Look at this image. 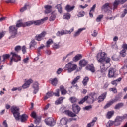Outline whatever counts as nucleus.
Masks as SVG:
<instances>
[{
	"instance_id": "69168bd1",
	"label": "nucleus",
	"mask_w": 127,
	"mask_h": 127,
	"mask_svg": "<svg viewBox=\"0 0 127 127\" xmlns=\"http://www.w3.org/2000/svg\"><path fill=\"white\" fill-rule=\"evenodd\" d=\"M84 110H86V111H89L90 109H92V106L89 105L86 106L85 107L83 108Z\"/></svg>"
},
{
	"instance_id": "a18cd8bd",
	"label": "nucleus",
	"mask_w": 127,
	"mask_h": 127,
	"mask_svg": "<svg viewBox=\"0 0 127 127\" xmlns=\"http://www.w3.org/2000/svg\"><path fill=\"white\" fill-rule=\"evenodd\" d=\"M3 61H5L7 59H8L10 57V55L8 54L3 55Z\"/></svg>"
},
{
	"instance_id": "79ce46f5",
	"label": "nucleus",
	"mask_w": 127,
	"mask_h": 127,
	"mask_svg": "<svg viewBox=\"0 0 127 127\" xmlns=\"http://www.w3.org/2000/svg\"><path fill=\"white\" fill-rule=\"evenodd\" d=\"M52 43H53V40L52 39H49L46 42V47H50V44H52Z\"/></svg>"
},
{
	"instance_id": "3c124183",
	"label": "nucleus",
	"mask_w": 127,
	"mask_h": 127,
	"mask_svg": "<svg viewBox=\"0 0 127 127\" xmlns=\"http://www.w3.org/2000/svg\"><path fill=\"white\" fill-rule=\"evenodd\" d=\"M40 122H41V118L37 117L35 118V123H36V125H38Z\"/></svg>"
},
{
	"instance_id": "e433bc0d",
	"label": "nucleus",
	"mask_w": 127,
	"mask_h": 127,
	"mask_svg": "<svg viewBox=\"0 0 127 127\" xmlns=\"http://www.w3.org/2000/svg\"><path fill=\"white\" fill-rule=\"evenodd\" d=\"M53 96V92L52 91H50L48 92L46 94V96H45L44 99L45 100H47L49 98H50V97H52Z\"/></svg>"
},
{
	"instance_id": "f3484780",
	"label": "nucleus",
	"mask_w": 127,
	"mask_h": 127,
	"mask_svg": "<svg viewBox=\"0 0 127 127\" xmlns=\"http://www.w3.org/2000/svg\"><path fill=\"white\" fill-rule=\"evenodd\" d=\"M44 8L45 9V13H46V14L50 13V12L52 11V6L51 5H45L44 6Z\"/></svg>"
},
{
	"instance_id": "f03ea898",
	"label": "nucleus",
	"mask_w": 127,
	"mask_h": 127,
	"mask_svg": "<svg viewBox=\"0 0 127 127\" xmlns=\"http://www.w3.org/2000/svg\"><path fill=\"white\" fill-rule=\"evenodd\" d=\"M11 55H12V57L10 61V63L8 64L9 66H11V65H12L13 62H18L19 61H21V57L16 54V53L12 52H11Z\"/></svg>"
},
{
	"instance_id": "864d4df0",
	"label": "nucleus",
	"mask_w": 127,
	"mask_h": 127,
	"mask_svg": "<svg viewBox=\"0 0 127 127\" xmlns=\"http://www.w3.org/2000/svg\"><path fill=\"white\" fill-rule=\"evenodd\" d=\"M70 100L72 104H74V103H77V99L76 97H72L70 98Z\"/></svg>"
},
{
	"instance_id": "473e14b6",
	"label": "nucleus",
	"mask_w": 127,
	"mask_h": 127,
	"mask_svg": "<svg viewBox=\"0 0 127 127\" xmlns=\"http://www.w3.org/2000/svg\"><path fill=\"white\" fill-rule=\"evenodd\" d=\"M49 81L50 82H51V83L52 84V85H53V86H56L58 82L57 78H51L50 79Z\"/></svg>"
},
{
	"instance_id": "dca6fc26",
	"label": "nucleus",
	"mask_w": 127,
	"mask_h": 127,
	"mask_svg": "<svg viewBox=\"0 0 127 127\" xmlns=\"http://www.w3.org/2000/svg\"><path fill=\"white\" fill-rule=\"evenodd\" d=\"M122 47L123 49L120 52V55L122 57H125L126 56V49L127 50V44H124L123 45Z\"/></svg>"
},
{
	"instance_id": "b1692460",
	"label": "nucleus",
	"mask_w": 127,
	"mask_h": 127,
	"mask_svg": "<svg viewBox=\"0 0 127 127\" xmlns=\"http://www.w3.org/2000/svg\"><path fill=\"white\" fill-rule=\"evenodd\" d=\"M64 113L65 115H67V116H69V117H76V116H77L76 114H74L70 110H65L64 111Z\"/></svg>"
},
{
	"instance_id": "39448f33",
	"label": "nucleus",
	"mask_w": 127,
	"mask_h": 127,
	"mask_svg": "<svg viewBox=\"0 0 127 127\" xmlns=\"http://www.w3.org/2000/svg\"><path fill=\"white\" fill-rule=\"evenodd\" d=\"M106 56V54L104 52H99L96 56L97 61L100 63L102 62H105V57Z\"/></svg>"
},
{
	"instance_id": "ea45409f",
	"label": "nucleus",
	"mask_w": 127,
	"mask_h": 127,
	"mask_svg": "<svg viewBox=\"0 0 127 127\" xmlns=\"http://www.w3.org/2000/svg\"><path fill=\"white\" fill-rule=\"evenodd\" d=\"M88 98L89 97L88 96H85L81 100H80V101L78 102V104L79 105H82V104H84V103H85V102H86V101L88 100Z\"/></svg>"
},
{
	"instance_id": "ddd939ff",
	"label": "nucleus",
	"mask_w": 127,
	"mask_h": 127,
	"mask_svg": "<svg viewBox=\"0 0 127 127\" xmlns=\"http://www.w3.org/2000/svg\"><path fill=\"white\" fill-rule=\"evenodd\" d=\"M72 110L75 114H79L80 111H81V108L78 105L74 104L72 105Z\"/></svg>"
},
{
	"instance_id": "603ef678",
	"label": "nucleus",
	"mask_w": 127,
	"mask_h": 127,
	"mask_svg": "<svg viewBox=\"0 0 127 127\" xmlns=\"http://www.w3.org/2000/svg\"><path fill=\"white\" fill-rule=\"evenodd\" d=\"M104 17V15H99L96 18L97 22H100L102 20V18Z\"/></svg>"
},
{
	"instance_id": "c03bdc74",
	"label": "nucleus",
	"mask_w": 127,
	"mask_h": 127,
	"mask_svg": "<svg viewBox=\"0 0 127 127\" xmlns=\"http://www.w3.org/2000/svg\"><path fill=\"white\" fill-rule=\"evenodd\" d=\"M56 8H57L58 12L60 13H62V6H61V4H58L56 6Z\"/></svg>"
},
{
	"instance_id": "09e8293b",
	"label": "nucleus",
	"mask_w": 127,
	"mask_h": 127,
	"mask_svg": "<svg viewBox=\"0 0 127 127\" xmlns=\"http://www.w3.org/2000/svg\"><path fill=\"white\" fill-rule=\"evenodd\" d=\"M52 47L53 49H59V48H60V45H59V43L58 44L54 43Z\"/></svg>"
},
{
	"instance_id": "423d86ee",
	"label": "nucleus",
	"mask_w": 127,
	"mask_h": 127,
	"mask_svg": "<svg viewBox=\"0 0 127 127\" xmlns=\"http://www.w3.org/2000/svg\"><path fill=\"white\" fill-rule=\"evenodd\" d=\"M125 117L124 116H117L115 121H114V126L115 127H118L122 124V122L124 120Z\"/></svg>"
},
{
	"instance_id": "4be33fe9",
	"label": "nucleus",
	"mask_w": 127,
	"mask_h": 127,
	"mask_svg": "<svg viewBox=\"0 0 127 127\" xmlns=\"http://www.w3.org/2000/svg\"><path fill=\"white\" fill-rule=\"evenodd\" d=\"M21 122L22 123H24V122H26L27 121V119H28V116L25 114H23L21 116H20Z\"/></svg>"
},
{
	"instance_id": "1a4fd4ad",
	"label": "nucleus",
	"mask_w": 127,
	"mask_h": 127,
	"mask_svg": "<svg viewBox=\"0 0 127 127\" xmlns=\"http://www.w3.org/2000/svg\"><path fill=\"white\" fill-rule=\"evenodd\" d=\"M45 35H46V32L43 31L41 34L36 35L35 36V39L37 40V41H41V40H43V39H44Z\"/></svg>"
},
{
	"instance_id": "aec40b11",
	"label": "nucleus",
	"mask_w": 127,
	"mask_h": 127,
	"mask_svg": "<svg viewBox=\"0 0 127 127\" xmlns=\"http://www.w3.org/2000/svg\"><path fill=\"white\" fill-rule=\"evenodd\" d=\"M97 120H98V118L97 117L93 118L92 122L87 125L86 127H93L96 122H97Z\"/></svg>"
},
{
	"instance_id": "a211bd4d",
	"label": "nucleus",
	"mask_w": 127,
	"mask_h": 127,
	"mask_svg": "<svg viewBox=\"0 0 127 127\" xmlns=\"http://www.w3.org/2000/svg\"><path fill=\"white\" fill-rule=\"evenodd\" d=\"M86 70H88V71H91L92 73H95V67H94V65L91 64V65H88L86 67Z\"/></svg>"
},
{
	"instance_id": "5701e85b",
	"label": "nucleus",
	"mask_w": 127,
	"mask_h": 127,
	"mask_svg": "<svg viewBox=\"0 0 127 127\" xmlns=\"http://www.w3.org/2000/svg\"><path fill=\"white\" fill-rule=\"evenodd\" d=\"M106 96H107L106 93H104L102 94H101V96H100L98 97V102L101 103V102H103V101H104V100H105V99L106 98Z\"/></svg>"
},
{
	"instance_id": "72a5a7b5",
	"label": "nucleus",
	"mask_w": 127,
	"mask_h": 127,
	"mask_svg": "<svg viewBox=\"0 0 127 127\" xmlns=\"http://www.w3.org/2000/svg\"><path fill=\"white\" fill-rule=\"evenodd\" d=\"M60 89L61 90V93L62 95H66L67 94V90L65 89H64V86L61 85L60 86Z\"/></svg>"
},
{
	"instance_id": "0eeeda50",
	"label": "nucleus",
	"mask_w": 127,
	"mask_h": 127,
	"mask_svg": "<svg viewBox=\"0 0 127 127\" xmlns=\"http://www.w3.org/2000/svg\"><path fill=\"white\" fill-rule=\"evenodd\" d=\"M18 28L15 26H10L9 27V32L12 34L11 37L13 38L17 34Z\"/></svg>"
},
{
	"instance_id": "bf43d9fd",
	"label": "nucleus",
	"mask_w": 127,
	"mask_h": 127,
	"mask_svg": "<svg viewBox=\"0 0 127 127\" xmlns=\"http://www.w3.org/2000/svg\"><path fill=\"white\" fill-rule=\"evenodd\" d=\"M21 50H22L23 54H25V53H26L27 52L26 47L25 46H23L21 48Z\"/></svg>"
},
{
	"instance_id": "052dcab7",
	"label": "nucleus",
	"mask_w": 127,
	"mask_h": 127,
	"mask_svg": "<svg viewBox=\"0 0 127 127\" xmlns=\"http://www.w3.org/2000/svg\"><path fill=\"white\" fill-rule=\"evenodd\" d=\"M32 83H33V80H32V79H29V80L26 81V83L28 84L29 86H30Z\"/></svg>"
},
{
	"instance_id": "393cba45",
	"label": "nucleus",
	"mask_w": 127,
	"mask_h": 127,
	"mask_svg": "<svg viewBox=\"0 0 127 127\" xmlns=\"http://www.w3.org/2000/svg\"><path fill=\"white\" fill-rule=\"evenodd\" d=\"M68 122V119L66 117H64L62 118V119L60 120V125H67V123Z\"/></svg>"
},
{
	"instance_id": "680f3d73",
	"label": "nucleus",
	"mask_w": 127,
	"mask_h": 127,
	"mask_svg": "<svg viewBox=\"0 0 127 127\" xmlns=\"http://www.w3.org/2000/svg\"><path fill=\"white\" fill-rule=\"evenodd\" d=\"M85 13V12L84 11H80L78 13V14L77 15L78 17H83L84 16V14Z\"/></svg>"
},
{
	"instance_id": "412c9836",
	"label": "nucleus",
	"mask_w": 127,
	"mask_h": 127,
	"mask_svg": "<svg viewBox=\"0 0 127 127\" xmlns=\"http://www.w3.org/2000/svg\"><path fill=\"white\" fill-rule=\"evenodd\" d=\"M86 28H81L79 29L74 34L73 36L74 37H77V36H79L80 34H81V32L83 31V30H85Z\"/></svg>"
},
{
	"instance_id": "0e129e2a",
	"label": "nucleus",
	"mask_w": 127,
	"mask_h": 127,
	"mask_svg": "<svg viewBox=\"0 0 127 127\" xmlns=\"http://www.w3.org/2000/svg\"><path fill=\"white\" fill-rule=\"evenodd\" d=\"M17 90H18V91H21V87H13L11 91H12L13 92L14 91H17Z\"/></svg>"
},
{
	"instance_id": "774afa93",
	"label": "nucleus",
	"mask_w": 127,
	"mask_h": 127,
	"mask_svg": "<svg viewBox=\"0 0 127 127\" xmlns=\"http://www.w3.org/2000/svg\"><path fill=\"white\" fill-rule=\"evenodd\" d=\"M3 125L4 127H8V125H7V122H6V120H4L3 121Z\"/></svg>"
},
{
	"instance_id": "cd10ccee",
	"label": "nucleus",
	"mask_w": 127,
	"mask_h": 127,
	"mask_svg": "<svg viewBox=\"0 0 127 127\" xmlns=\"http://www.w3.org/2000/svg\"><path fill=\"white\" fill-rule=\"evenodd\" d=\"M121 81H122V78L119 77L118 79L111 81V83L112 84V85H113L114 86H115V87H117L118 85V82H121Z\"/></svg>"
},
{
	"instance_id": "c9c22d12",
	"label": "nucleus",
	"mask_w": 127,
	"mask_h": 127,
	"mask_svg": "<svg viewBox=\"0 0 127 127\" xmlns=\"http://www.w3.org/2000/svg\"><path fill=\"white\" fill-rule=\"evenodd\" d=\"M89 78L88 76H85L82 81V84L83 86H87V84H88V82H89Z\"/></svg>"
},
{
	"instance_id": "4d7b16f0",
	"label": "nucleus",
	"mask_w": 127,
	"mask_h": 127,
	"mask_svg": "<svg viewBox=\"0 0 127 127\" xmlns=\"http://www.w3.org/2000/svg\"><path fill=\"white\" fill-rule=\"evenodd\" d=\"M31 116L32 118H33L34 119H36L37 118V115H36V112H32L31 114Z\"/></svg>"
},
{
	"instance_id": "2f4dec72",
	"label": "nucleus",
	"mask_w": 127,
	"mask_h": 127,
	"mask_svg": "<svg viewBox=\"0 0 127 127\" xmlns=\"http://www.w3.org/2000/svg\"><path fill=\"white\" fill-rule=\"evenodd\" d=\"M114 114H115V111H108L106 115V118L107 119H111L114 116Z\"/></svg>"
},
{
	"instance_id": "4c0bfd02",
	"label": "nucleus",
	"mask_w": 127,
	"mask_h": 127,
	"mask_svg": "<svg viewBox=\"0 0 127 127\" xmlns=\"http://www.w3.org/2000/svg\"><path fill=\"white\" fill-rule=\"evenodd\" d=\"M37 43L35 42V40L32 39L30 43V48L32 47H35V45H36Z\"/></svg>"
},
{
	"instance_id": "9d476101",
	"label": "nucleus",
	"mask_w": 127,
	"mask_h": 127,
	"mask_svg": "<svg viewBox=\"0 0 127 127\" xmlns=\"http://www.w3.org/2000/svg\"><path fill=\"white\" fill-rule=\"evenodd\" d=\"M117 70L114 68H110L108 70V78H114L116 76V72Z\"/></svg>"
},
{
	"instance_id": "37998d69",
	"label": "nucleus",
	"mask_w": 127,
	"mask_h": 127,
	"mask_svg": "<svg viewBox=\"0 0 127 127\" xmlns=\"http://www.w3.org/2000/svg\"><path fill=\"white\" fill-rule=\"evenodd\" d=\"M80 80V76H77L76 78L74 79V80L71 82V85H75L78 81Z\"/></svg>"
},
{
	"instance_id": "a19ab883",
	"label": "nucleus",
	"mask_w": 127,
	"mask_h": 127,
	"mask_svg": "<svg viewBox=\"0 0 127 127\" xmlns=\"http://www.w3.org/2000/svg\"><path fill=\"white\" fill-rule=\"evenodd\" d=\"M64 19H70L71 18V14L69 13H67L64 14L63 16Z\"/></svg>"
},
{
	"instance_id": "6ab92c4d",
	"label": "nucleus",
	"mask_w": 127,
	"mask_h": 127,
	"mask_svg": "<svg viewBox=\"0 0 127 127\" xmlns=\"http://www.w3.org/2000/svg\"><path fill=\"white\" fill-rule=\"evenodd\" d=\"M88 64V61L83 59L79 61V66L80 67H85Z\"/></svg>"
},
{
	"instance_id": "e2e57ef3",
	"label": "nucleus",
	"mask_w": 127,
	"mask_h": 127,
	"mask_svg": "<svg viewBox=\"0 0 127 127\" xmlns=\"http://www.w3.org/2000/svg\"><path fill=\"white\" fill-rule=\"evenodd\" d=\"M56 16L55 15L52 14L51 16L50 17V21H53L55 20Z\"/></svg>"
},
{
	"instance_id": "f8f14e48",
	"label": "nucleus",
	"mask_w": 127,
	"mask_h": 127,
	"mask_svg": "<svg viewBox=\"0 0 127 127\" xmlns=\"http://www.w3.org/2000/svg\"><path fill=\"white\" fill-rule=\"evenodd\" d=\"M117 101H120V98L116 97L114 99L112 100V101H110L104 107V109H107L109 108V107L113 105V103H116V102H117Z\"/></svg>"
},
{
	"instance_id": "f704fd0d",
	"label": "nucleus",
	"mask_w": 127,
	"mask_h": 127,
	"mask_svg": "<svg viewBox=\"0 0 127 127\" xmlns=\"http://www.w3.org/2000/svg\"><path fill=\"white\" fill-rule=\"evenodd\" d=\"M64 99H65V97H60L56 101L55 104L59 105V104H62Z\"/></svg>"
},
{
	"instance_id": "6e6d98bb",
	"label": "nucleus",
	"mask_w": 127,
	"mask_h": 127,
	"mask_svg": "<svg viewBox=\"0 0 127 127\" xmlns=\"http://www.w3.org/2000/svg\"><path fill=\"white\" fill-rule=\"evenodd\" d=\"M20 50H21V47L20 46H16L15 47V51H16V52H18L20 51Z\"/></svg>"
},
{
	"instance_id": "de8ad7c7",
	"label": "nucleus",
	"mask_w": 127,
	"mask_h": 127,
	"mask_svg": "<svg viewBox=\"0 0 127 127\" xmlns=\"http://www.w3.org/2000/svg\"><path fill=\"white\" fill-rule=\"evenodd\" d=\"M123 104L122 103H119L118 104H116L115 106L114 107V109L115 110H118V109H120V108H122L123 107Z\"/></svg>"
},
{
	"instance_id": "6e6552de",
	"label": "nucleus",
	"mask_w": 127,
	"mask_h": 127,
	"mask_svg": "<svg viewBox=\"0 0 127 127\" xmlns=\"http://www.w3.org/2000/svg\"><path fill=\"white\" fill-rule=\"evenodd\" d=\"M45 122L46 125L50 126V127H53L56 124L55 121H54V119L53 118H48L45 120Z\"/></svg>"
},
{
	"instance_id": "9b49d317",
	"label": "nucleus",
	"mask_w": 127,
	"mask_h": 127,
	"mask_svg": "<svg viewBox=\"0 0 127 127\" xmlns=\"http://www.w3.org/2000/svg\"><path fill=\"white\" fill-rule=\"evenodd\" d=\"M33 89H34L33 93L34 95L38 93V91H39V83H38V82H35L33 83Z\"/></svg>"
},
{
	"instance_id": "58836bf2",
	"label": "nucleus",
	"mask_w": 127,
	"mask_h": 127,
	"mask_svg": "<svg viewBox=\"0 0 127 127\" xmlns=\"http://www.w3.org/2000/svg\"><path fill=\"white\" fill-rule=\"evenodd\" d=\"M119 4H121L120 3V1L119 0H115L114 2L113 3V9H116L117 7H118V5Z\"/></svg>"
},
{
	"instance_id": "338daca9",
	"label": "nucleus",
	"mask_w": 127,
	"mask_h": 127,
	"mask_svg": "<svg viewBox=\"0 0 127 127\" xmlns=\"http://www.w3.org/2000/svg\"><path fill=\"white\" fill-rule=\"evenodd\" d=\"M95 8H96V4L93 5V6L91 8L90 10V12H94L95 11Z\"/></svg>"
},
{
	"instance_id": "2eb2a0df",
	"label": "nucleus",
	"mask_w": 127,
	"mask_h": 127,
	"mask_svg": "<svg viewBox=\"0 0 127 127\" xmlns=\"http://www.w3.org/2000/svg\"><path fill=\"white\" fill-rule=\"evenodd\" d=\"M110 9H112V5L109 3H105L101 7L102 10L106 11V10H110Z\"/></svg>"
},
{
	"instance_id": "c85d7f7f",
	"label": "nucleus",
	"mask_w": 127,
	"mask_h": 127,
	"mask_svg": "<svg viewBox=\"0 0 127 127\" xmlns=\"http://www.w3.org/2000/svg\"><path fill=\"white\" fill-rule=\"evenodd\" d=\"M82 57V55L77 54L73 58V61L74 62H77V61H79V60H80Z\"/></svg>"
},
{
	"instance_id": "c756f323",
	"label": "nucleus",
	"mask_w": 127,
	"mask_h": 127,
	"mask_svg": "<svg viewBox=\"0 0 127 127\" xmlns=\"http://www.w3.org/2000/svg\"><path fill=\"white\" fill-rule=\"evenodd\" d=\"M120 72L121 74H127V66H124L122 68H121L120 70Z\"/></svg>"
},
{
	"instance_id": "f257e3e1",
	"label": "nucleus",
	"mask_w": 127,
	"mask_h": 127,
	"mask_svg": "<svg viewBox=\"0 0 127 127\" xmlns=\"http://www.w3.org/2000/svg\"><path fill=\"white\" fill-rule=\"evenodd\" d=\"M77 64L73 63V62H70L65 65L64 70L67 71L68 73H72L77 69Z\"/></svg>"
},
{
	"instance_id": "13d9d810",
	"label": "nucleus",
	"mask_w": 127,
	"mask_h": 127,
	"mask_svg": "<svg viewBox=\"0 0 127 127\" xmlns=\"http://www.w3.org/2000/svg\"><path fill=\"white\" fill-rule=\"evenodd\" d=\"M60 92V90H59V89H57L56 93L53 92V95H54V96H55V97H59Z\"/></svg>"
},
{
	"instance_id": "5fc2aeb1",
	"label": "nucleus",
	"mask_w": 127,
	"mask_h": 127,
	"mask_svg": "<svg viewBox=\"0 0 127 127\" xmlns=\"http://www.w3.org/2000/svg\"><path fill=\"white\" fill-rule=\"evenodd\" d=\"M24 24H25V26H30L32 24H33V21H30L24 23Z\"/></svg>"
},
{
	"instance_id": "7ed1b4c3",
	"label": "nucleus",
	"mask_w": 127,
	"mask_h": 127,
	"mask_svg": "<svg viewBox=\"0 0 127 127\" xmlns=\"http://www.w3.org/2000/svg\"><path fill=\"white\" fill-rule=\"evenodd\" d=\"M11 111L16 121H19V120H20L19 108L15 106H13L11 107Z\"/></svg>"
},
{
	"instance_id": "4468645a",
	"label": "nucleus",
	"mask_w": 127,
	"mask_h": 127,
	"mask_svg": "<svg viewBox=\"0 0 127 127\" xmlns=\"http://www.w3.org/2000/svg\"><path fill=\"white\" fill-rule=\"evenodd\" d=\"M48 19V17H46L44 18L43 19H41L40 20H37V21H33V24H35V25H40V24H42L44 21H46Z\"/></svg>"
},
{
	"instance_id": "8fccbe9b",
	"label": "nucleus",
	"mask_w": 127,
	"mask_h": 127,
	"mask_svg": "<svg viewBox=\"0 0 127 127\" xmlns=\"http://www.w3.org/2000/svg\"><path fill=\"white\" fill-rule=\"evenodd\" d=\"M29 6L27 4H25V6L21 8V9L20 10V12H23L24 11H25L26 9H27V7Z\"/></svg>"
},
{
	"instance_id": "7c9ffc66",
	"label": "nucleus",
	"mask_w": 127,
	"mask_h": 127,
	"mask_svg": "<svg viewBox=\"0 0 127 127\" xmlns=\"http://www.w3.org/2000/svg\"><path fill=\"white\" fill-rule=\"evenodd\" d=\"M67 30L65 31H59L56 34L57 36H61L62 35H64V34H67Z\"/></svg>"
},
{
	"instance_id": "a878e982",
	"label": "nucleus",
	"mask_w": 127,
	"mask_h": 127,
	"mask_svg": "<svg viewBox=\"0 0 127 127\" xmlns=\"http://www.w3.org/2000/svg\"><path fill=\"white\" fill-rule=\"evenodd\" d=\"M16 27L18 28V27H25V24L24 23H22L21 21L19 20L17 22Z\"/></svg>"
},
{
	"instance_id": "bb28decb",
	"label": "nucleus",
	"mask_w": 127,
	"mask_h": 127,
	"mask_svg": "<svg viewBox=\"0 0 127 127\" xmlns=\"http://www.w3.org/2000/svg\"><path fill=\"white\" fill-rule=\"evenodd\" d=\"M74 8H75V6H71L69 5H67L65 7V10H66L67 12H70V11L74 10Z\"/></svg>"
},
{
	"instance_id": "49530a36",
	"label": "nucleus",
	"mask_w": 127,
	"mask_h": 127,
	"mask_svg": "<svg viewBox=\"0 0 127 127\" xmlns=\"http://www.w3.org/2000/svg\"><path fill=\"white\" fill-rule=\"evenodd\" d=\"M114 125V121H109L106 124L107 127H112V126Z\"/></svg>"
},
{
	"instance_id": "20e7f679",
	"label": "nucleus",
	"mask_w": 127,
	"mask_h": 127,
	"mask_svg": "<svg viewBox=\"0 0 127 127\" xmlns=\"http://www.w3.org/2000/svg\"><path fill=\"white\" fill-rule=\"evenodd\" d=\"M110 61H111V59L109 57H105L104 58V62L106 63L105 64L101 63L100 64V69L101 72L102 73H104L106 71V67L105 66L108 64V63H110Z\"/></svg>"
}]
</instances>
